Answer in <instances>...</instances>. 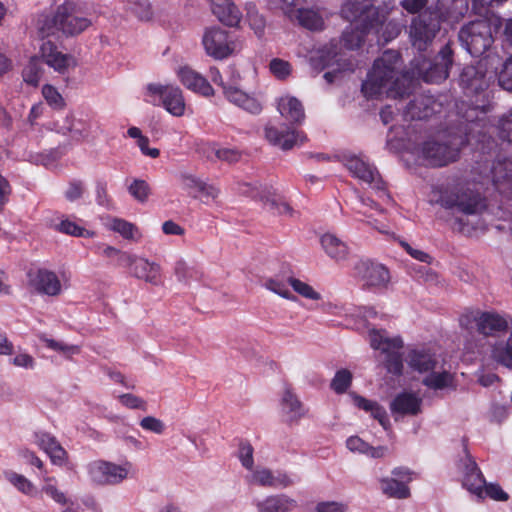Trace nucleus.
I'll list each match as a JSON object with an SVG mask.
<instances>
[{"instance_id":"1","label":"nucleus","mask_w":512,"mask_h":512,"mask_svg":"<svg viewBox=\"0 0 512 512\" xmlns=\"http://www.w3.org/2000/svg\"><path fill=\"white\" fill-rule=\"evenodd\" d=\"M451 65L452 50L448 45L440 50L434 60L415 59L411 73L403 72L400 55L388 50L374 61L362 83V92L367 98L403 97L410 93L416 77L427 83H440L448 77Z\"/></svg>"},{"instance_id":"2","label":"nucleus","mask_w":512,"mask_h":512,"mask_svg":"<svg viewBox=\"0 0 512 512\" xmlns=\"http://www.w3.org/2000/svg\"><path fill=\"white\" fill-rule=\"evenodd\" d=\"M374 0H346L341 13L350 25L344 30L341 44L348 50H354L362 44L364 36L375 34L377 40L388 42L400 33L394 22H386V14L373 6Z\"/></svg>"},{"instance_id":"3","label":"nucleus","mask_w":512,"mask_h":512,"mask_svg":"<svg viewBox=\"0 0 512 512\" xmlns=\"http://www.w3.org/2000/svg\"><path fill=\"white\" fill-rule=\"evenodd\" d=\"M496 61H498L497 56L487 55L478 62L477 67L467 66L460 75V83L466 90L467 95L477 97L465 115L467 122L474 123L470 128V134L475 131L476 126H479L478 121H481L478 113L485 114L490 106L488 94L485 90L489 86L492 74H496V68L494 67Z\"/></svg>"},{"instance_id":"4","label":"nucleus","mask_w":512,"mask_h":512,"mask_svg":"<svg viewBox=\"0 0 512 512\" xmlns=\"http://www.w3.org/2000/svg\"><path fill=\"white\" fill-rule=\"evenodd\" d=\"M92 24L84 12V4L79 0H65L57 6L51 15H42L37 22V28L42 37L57 36L74 37Z\"/></svg>"},{"instance_id":"5","label":"nucleus","mask_w":512,"mask_h":512,"mask_svg":"<svg viewBox=\"0 0 512 512\" xmlns=\"http://www.w3.org/2000/svg\"><path fill=\"white\" fill-rule=\"evenodd\" d=\"M399 355H401L399 353ZM402 357V356H400ZM402 363L407 364L409 369L420 375H425L423 384H452L457 382L450 366H446L441 355L433 346H416L409 348ZM402 372L399 374L401 375Z\"/></svg>"},{"instance_id":"6","label":"nucleus","mask_w":512,"mask_h":512,"mask_svg":"<svg viewBox=\"0 0 512 512\" xmlns=\"http://www.w3.org/2000/svg\"><path fill=\"white\" fill-rule=\"evenodd\" d=\"M463 143L461 138H452L449 141H440L429 139L421 144V146H413L409 143L401 141L395 143L391 135L388 136L387 146L395 150H407L417 160L425 165L432 167H442L454 162L459 157L460 145Z\"/></svg>"},{"instance_id":"7","label":"nucleus","mask_w":512,"mask_h":512,"mask_svg":"<svg viewBox=\"0 0 512 512\" xmlns=\"http://www.w3.org/2000/svg\"><path fill=\"white\" fill-rule=\"evenodd\" d=\"M357 316L367 322L368 337L370 346L385 355V367L390 374H400L403 369L402 359L399 350L403 348L404 342L400 336H389L387 331L370 328L369 320L378 316L377 311L372 307H360L357 309Z\"/></svg>"},{"instance_id":"8","label":"nucleus","mask_w":512,"mask_h":512,"mask_svg":"<svg viewBox=\"0 0 512 512\" xmlns=\"http://www.w3.org/2000/svg\"><path fill=\"white\" fill-rule=\"evenodd\" d=\"M143 99L154 106H163L165 110L175 117L185 114L186 103L183 92L175 84L153 82L143 89Z\"/></svg>"},{"instance_id":"9","label":"nucleus","mask_w":512,"mask_h":512,"mask_svg":"<svg viewBox=\"0 0 512 512\" xmlns=\"http://www.w3.org/2000/svg\"><path fill=\"white\" fill-rule=\"evenodd\" d=\"M201 44L205 54L215 60H225L240 52L242 48L237 37L218 25L204 28Z\"/></svg>"},{"instance_id":"10","label":"nucleus","mask_w":512,"mask_h":512,"mask_svg":"<svg viewBox=\"0 0 512 512\" xmlns=\"http://www.w3.org/2000/svg\"><path fill=\"white\" fill-rule=\"evenodd\" d=\"M340 161L352 177L376 190L379 198L390 200V195L385 190L384 182L378 170L364 154L346 152L341 155Z\"/></svg>"},{"instance_id":"11","label":"nucleus","mask_w":512,"mask_h":512,"mask_svg":"<svg viewBox=\"0 0 512 512\" xmlns=\"http://www.w3.org/2000/svg\"><path fill=\"white\" fill-rule=\"evenodd\" d=\"M491 25L496 29L501 25L499 18L477 20L465 25L459 32V40L468 53L474 57L481 56L493 42Z\"/></svg>"},{"instance_id":"12","label":"nucleus","mask_w":512,"mask_h":512,"mask_svg":"<svg viewBox=\"0 0 512 512\" xmlns=\"http://www.w3.org/2000/svg\"><path fill=\"white\" fill-rule=\"evenodd\" d=\"M279 8L291 21L312 30H322L324 17L322 10L314 0H279Z\"/></svg>"},{"instance_id":"13","label":"nucleus","mask_w":512,"mask_h":512,"mask_svg":"<svg viewBox=\"0 0 512 512\" xmlns=\"http://www.w3.org/2000/svg\"><path fill=\"white\" fill-rule=\"evenodd\" d=\"M440 203L446 208H457L465 215H477L486 207L478 192L460 183L448 186L441 193Z\"/></svg>"},{"instance_id":"14","label":"nucleus","mask_w":512,"mask_h":512,"mask_svg":"<svg viewBox=\"0 0 512 512\" xmlns=\"http://www.w3.org/2000/svg\"><path fill=\"white\" fill-rule=\"evenodd\" d=\"M39 52L42 63L60 76H69L78 66V60L73 54L63 52L51 40H44Z\"/></svg>"},{"instance_id":"15","label":"nucleus","mask_w":512,"mask_h":512,"mask_svg":"<svg viewBox=\"0 0 512 512\" xmlns=\"http://www.w3.org/2000/svg\"><path fill=\"white\" fill-rule=\"evenodd\" d=\"M440 29L437 13L424 12L414 18L410 26L412 44L419 51L425 50Z\"/></svg>"},{"instance_id":"16","label":"nucleus","mask_w":512,"mask_h":512,"mask_svg":"<svg viewBox=\"0 0 512 512\" xmlns=\"http://www.w3.org/2000/svg\"><path fill=\"white\" fill-rule=\"evenodd\" d=\"M131 464L117 465L106 461H96L89 465L91 480L99 485H116L128 478Z\"/></svg>"},{"instance_id":"17","label":"nucleus","mask_w":512,"mask_h":512,"mask_svg":"<svg viewBox=\"0 0 512 512\" xmlns=\"http://www.w3.org/2000/svg\"><path fill=\"white\" fill-rule=\"evenodd\" d=\"M355 276L370 288H386L390 282V273L381 263L369 259L360 260L354 267Z\"/></svg>"},{"instance_id":"18","label":"nucleus","mask_w":512,"mask_h":512,"mask_svg":"<svg viewBox=\"0 0 512 512\" xmlns=\"http://www.w3.org/2000/svg\"><path fill=\"white\" fill-rule=\"evenodd\" d=\"M423 398L409 391L398 393L389 404L390 412L396 422L405 417H416L422 413Z\"/></svg>"},{"instance_id":"19","label":"nucleus","mask_w":512,"mask_h":512,"mask_svg":"<svg viewBox=\"0 0 512 512\" xmlns=\"http://www.w3.org/2000/svg\"><path fill=\"white\" fill-rule=\"evenodd\" d=\"M240 78L232 81L231 86L224 87V98L231 104L251 114H259L262 111V101L256 93H248L238 85Z\"/></svg>"},{"instance_id":"20","label":"nucleus","mask_w":512,"mask_h":512,"mask_svg":"<svg viewBox=\"0 0 512 512\" xmlns=\"http://www.w3.org/2000/svg\"><path fill=\"white\" fill-rule=\"evenodd\" d=\"M52 129L57 133L69 135L73 140L82 141L90 136L92 122L87 117L70 114L62 121L55 122Z\"/></svg>"},{"instance_id":"21","label":"nucleus","mask_w":512,"mask_h":512,"mask_svg":"<svg viewBox=\"0 0 512 512\" xmlns=\"http://www.w3.org/2000/svg\"><path fill=\"white\" fill-rule=\"evenodd\" d=\"M265 138L269 143L282 150H290L306 140L305 135L300 131L271 124L265 127Z\"/></svg>"},{"instance_id":"22","label":"nucleus","mask_w":512,"mask_h":512,"mask_svg":"<svg viewBox=\"0 0 512 512\" xmlns=\"http://www.w3.org/2000/svg\"><path fill=\"white\" fill-rule=\"evenodd\" d=\"M175 74L180 83L194 93L200 94L204 97H211L214 95V89L208 80L199 72L192 69L190 66L181 65L175 70Z\"/></svg>"},{"instance_id":"23","label":"nucleus","mask_w":512,"mask_h":512,"mask_svg":"<svg viewBox=\"0 0 512 512\" xmlns=\"http://www.w3.org/2000/svg\"><path fill=\"white\" fill-rule=\"evenodd\" d=\"M461 471L463 486L478 497H483L485 478L475 459L469 454L466 448L465 457L461 460Z\"/></svg>"},{"instance_id":"24","label":"nucleus","mask_w":512,"mask_h":512,"mask_svg":"<svg viewBox=\"0 0 512 512\" xmlns=\"http://www.w3.org/2000/svg\"><path fill=\"white\" fill-rule=\"evenodd\" d=\"M211 13L224 26L238 28L243 15L234 0H207Z\"/></svg>"},{"instance_id":"25","label":"nucleus","mask_w":512,"mask_h":512,"mask_svg":"<svg viewBox=\"0 0 512 512\" xmlns=\"http://www.w3.org/2000/svg\"><path fill=\"white\" fill-rule=\"evenodd\" d=\"M280 410L283 421L289 425L298 423L305 415L303 403L291 388H286L283 391L280 398Z\"/></svg>"},{"instance_id":"26","label":"nucleus","mask_w":512,"mask_h":512,"mask_svg":"<svg viewBox=\"0 0 512 512\" xmlns=\"http://www.w3.org/2000/svg\"><path fill=\"white\" fill-rule=\"evenodd\" d=\"M491 181L499 193L512 196V159H498L490 171Z\"/></svg>"},{"instance_id":"27","label":"nucleus","mask_w":512,"mask_h":512,"mask_svg":"<svg viewBox=\"0 0 512 512\" xmlns=\"http://www.w3.org/2000/svg\"><path fill=\"white\" fill-rule=\"evenodd\" d=\"M239 191L251 197L259 198L267 209L273 210L278 214L292 215L293 213L292 208L286 202H282L272 195L271 191L267 188L260 190L258 187H252L250 184H244L239 188Z\"/></svg>"},{"instance_id":"28","label":"nucleus","mask_w":512,"mask_h":512,"mask_svg":"<svg viewBox=\"0 0 512 512\" xmlns=\"http://www.w3.org/2000/svg\"><path fill=\"white\" fill-rule=\"evenodd\" d=\"M128 267H130L131 273L135 277L155 286L161 284V267L159 264L132 254Z\"/></svg>"},{"instance_id":"29","label":"nucleus","mask_w":512,"mask_h":512,"mask_svg":"<svg viewBox=\"0 0 512 512\" xmlns=\"http://www.w3.org/2000/svg\"><path fill=\"white\" fill-rule=\"evenodd\" d=\"M31 284L35 290L48 296H56L62 291L59 277L50 270L39 269L31 276Z\"/></svg>"},{"instance_id":"30","label":"nucleus","mask_w":512,"mask_h":512,"mask_svg":"<svg viewBox=\"0 0 512 512\" xmlns=\"http://www.w3.org/2000/svg\"><path fill=\"white\" fill-rule=\"evenodd\" d=\"M34 442L50 457L53 464L62 465L65 462L67 453L53 435L42 431L36 432Z\"/></svg>"},{"instance_id":"31","label":"nucleus","mask_w":512,"mask_h":512,"mask_svg":"<svg viewBox=\"0 0 512 512\" xmlns=\"http://www.w3.org/2000/svg\"><path fill=\"white\" fill-rule=\"evenodd\" d=\"M477 330L485 336H495L508 330V320L497 313L484 312L475 318Z\"/></svg>"},{"instance_id":"32","label":"nucleus","mask_w":512,"mask_h":512,"mask_svg":"<svg viewBox=\"0 0 512 512\" xmlns=\"http://www.w3.org/2000/svg\"><path fill=\"white\" fill-rule=\"evenodd\" d=\"M277 110L291 124H300L305 118L304 108L296 97L284 94L277 99Z\"/></svg>"},{"instance_id":"33","label":"nucleus","mask_w":512,"mask_h":512,"mask_svg":"<svg viewBox=\"0 0 512 512\" xmlns=\"http://www.w3.org/2000/svg\"><path fill=\"white\" fill-rule=\"evenodd\" d=\"M439 104L431 96H420L414 99L404 112L405 119H425L438 112Z\"/></svg>"},{"instance_id":"34","label":"nucleus","mask_w":512,"mask_h":512,"mask_svg":"<svg viewBox=\"0 0 512 512\" xmlns=\"http://www.w3.org/2000/svg\"><path fill=\"white\" fill-rule=\"evenodd\" d=\"M352 397L354 404L359 409L369 412L370 415L379 422V424L383 427L384 430L387 431L391 428V423L388 418L387 412L382 405H380L376 401L366 399L357 394H352Z\"/></svg>"},{"instance_id":"35","label":"nucleus","mask_w":512,"mask_h":512,"mask_svg":"<svg viewBox=\"0 0 512 512\" xmlns=\"http://www.w3.org/2000/svg\"><path fill=\"white\" fill-rule=\"evenodd\" d=\"M321 246L328 257L340 262L347 259L349 248L347 244L332 233H325L320 239Z\"/></svg>"},{"instance_id":"36","label":"nucleus","mask_w":512,"mask_h":512,"mask_svg":"<svg viewBox=\"0 0 512 512\" xmlns=\"http://www.w3.org/2000/svg\"><path fill=\"white\" fill-rule=\"evenodd\" d=\"M296 501L285 494L271 495L256 504L258 512H290Z\"/></svg>"},{"instance_id":"37","label":"nucleus","mask_w":512,"mask_h":512,"mask_svg":"<svg viewBox=\"0 0 512 512\" xmlns=\"http://www.w3.org/2000/svg\"><path fill=\"white\" fill-rule=\"evenodd\" d=\"M358 201L359 204L355 207L356 212L362 214L366 218V222L380 233L388 234L389 231L386 225L374 218V213L372 211H375L378 214L382 213V210L378 208L375 202L362 196H359Z\"/></svg>"},{"instance_id":"38","label":"nucleus","mask_w":512,"mask_h":512,"mask_svg":"<svg viewBox=\"0 0 512 512\" xmlns=\"http://www.w3.org/2000/svg\"><path fill=\"white\" fill-rule=\"evenodd\" d=\"M103 223L107 229L120 234L125 239L138 240L141 237V233L138 228L131 222L124 219L106 217Z\"/></svg>"},{"instance_id":"39","label":"nucleus","mask_w":512,"mask_h":512,"mask_svg":"<svg viewBox=\"0 0 512 512\" xmlns=\"http://www.w3.org/2000/svg\"><path fill=\"white\" fill-rule=\"evenodd\" d=\"M126 188L129 195L138 203L144 204L148 202L152 195L150 184L142 178L131 177L126 179Z\"/></svg>"},{"instance_id":"40","label":"nucleus","mask_w":512,"mask_h":512,"mask_svg":"<svg viewBox=\"0 0 512 512\" xmlns=\"http://www.w3.org/2000/svg\"><path fill=\"white\" fill-rule=\"evenodd\" d=\"M43 65L38 51L36 55L30 57L22 71L24 82L34 87L38 86L45 71Z\"/></svg>"},{"instance_id":"41","label":"nucleus","mask_w":512,"mask_h":512,"mask_svg":"<svg viewBox=\"0 0 512 512\" xmlns=\"http://www.w3.org/2000/svg\"><path fill=\"white\" fill-rule=\"evenodd\" d=\"M380 489L383 494L390 498L406 499L410 497V489L404 481H399L393 477L380 479Z\"/></svg>"},{"instance_id":"42","label":"nucleus","mask_w":512,"mask_h":512,"mask_svg":"<svg viewBox=\"0 0 512 512\" xmlns=\"http://www.w3.org/2000/svg\"><path fill=\"white\" fill-rule=\"evenodd\" d=\"M491 354L495 361L512 369V331L505 341L495 342Z\"/></svg>"},{"instance_id":"43","label":"nucleus","mask_w":512,"mask_h":512,"mask_svg":"<svg viewBox=\"0 0 512 512\" xmlns=\"http://www.w3.org/2000/svg\"><path fill=\"white\" fill-rule=\"evenodd\" d=\"M51 226L61 233L75 237L92 238L95 236L93 231L85 229L68 218H61L58 221H54Z\"/></svg>"},{"instance_id":"44","label":"nucleus","mask_w":512,"mask_h":512,"mask_svg":"<svg viewBox=\"0 0 512 512\" xmlns=\"http://www.w3.org/2000/svg\"><path fill=\"white\" fill-rule=\"evenodd\" d=\"M246 20L249 27L253 30L258 39H262L265 35L266 20L261 15L253 3H247L245 6Z\"/></svg>"},{"instance_id":"45","label":"nucleus","mask_w":512,"mask_h":512,"mask_svg":"<svg viewBox=\"0 0 512 512\" xmlns=\"http://www.w3.org/2000/svg\"><path fill=\"white\" fill-rule=\"evenodd\" d=\"M126 10L130 11L141 21L152 19L153 11L148 0H123Z\"/></svg>"},{"instance_id":"46","label":"nucleus","mask_w":512,"mask_h":512,"mask_svg":"<svg viewBox=\"0 0 512 512\" xmlns=\"http://www.w3.org/2000/svg\"><path fill=\"white\" fill-rule=\"evenodd\" d=\"M96 252L103 257L115 259L117 261V265L121 267H128L132 259V254L104 244L97 245Z\"/></svg>"},{"instance_id":"47","label":"nucleus","mask_w":512,"mask_h":512,"mask_svg":"<svg viewBox=\"0 0 512 512\" xmlns=\"http://www.w3.org/2000/svg\"><path fill=\"white\" fill-rule=\"evenodd\" d=\"M288 284L293 290L305 299L312 301H319L322 299V295L314 289L310 284L300 279L289 277Z\"/></svg>"},{"instance_id":"48","label":"nucleus","mask_w":512,"mask_h":512,"mask_svg":"<svg viewBox=\"0 0 512 512\" xmlns=\"http://www.w3.org/2000/svg\"><path fill=\"white\" fill-rule=\"evenodd\" d=\"M38 337L39 340L43 342L49 349L54 350L65 357H71L72 355L79 353V347L76 345H69L62 341L50 339L44 334H40Z\"/></svg>"},{"instance_id":"49","label":"nucleus","mask_w":512,"mask_h":512,"mask_svg":"<svg viewBox=\"0 0 512 512\" xmlns=\"http://www.w3.org/2000/svg\"><path fill=\"white\" fill-rule=\"evenodd\" d=\"M41 93L42 97L51 108L60 110L65 107V100L55 86L45 84L41 89Z\"/></svg>"},{"instance_id":"50","label":"nucleus","mask_w":512,"mask_h":512,"mask_svg":"<svg viewBox=\"0 0 512 512\" xmlns=\"http://www.w3.org/2000/svg\"><path fill=\"white\" fill-rule=\"evenodd\" d=\"M263 286L281 296L282 298L288 299V300H296L295 296L290 292L288 288V282L286 283L284 280L277 278V277H271L264 281Z\"/></svg>"},{"instance_id":"51","label":"nucleus","mask_w":512,"mask_h":512,"mask_svg":"<svg viewBox=\"0 0 512 512\" xmlns=\"http://www.w3.org/2000/svg\"><path fill=\"white\" fill-rule=\"evenodd\" d=\"M269 72L278 80H286L292 74L293 68L290 62L281 59L273 58L268 64Z\"/></svg>"},{"instance_id":"52","label":"nucleus","mask_w":512,"mask_h":512,"mask_svg":"<svg viewBox=\"0 0 512 512\" xmlns=\"http://www.w3.org/2000/svg\"><path fill=\"white\" fill-rule=\"evenodd\" d=\"M337 56L335 51L323 48L315 52L310 58L311 65L318 70L331 65V61Z\"/></svg>"},{"instance_id":"53","label":"nucleus","mask_w":512,"mask_h":512,"mask_svg":"<svg viewBox=\"0 0 512 512\" xmlns=\"http://www.w3.org/2000/svg\"><path fill=\"white\" fill-rule=\"evenodd\" d=\"M6 479L24 494H31L34 486L26 477L13 471L5 472Z\"/></svg>"},{"instance_id":"54","label":"nucleus","mask_w":512,"mask_h":512,"mask_svg":"<svg viewBox=\"0 0 512 512\" xmlns=\"http://www.w3.org/2000/svg\"><path fill=\"white\" fill-rule=\"evenodd\" d=\"M219 194L220 189L217 186L203 180L202 184L199 187V190L197 191V193L194 194V197L208 204L216 200Z\"/></svg>"},{"instance_id":"55","label":"nucleus","mask_w":512,"mask_h":512,"mask_svg":"<svg viewBox=\"0 0 512 512\" xmlns=\"http://www.w3.org/2000/svg\"><path fill=\"white\" fill-rule=\"evenodd\" d=\"M174 273L178 281L184 284H189L190 280L195 278L198 274L196 269L188 266V264L182 259L176 261L174 266Z\"/></svg>"},{"instance_id":"56","label":"nucleus","mask_w":512,"mask_h":512,"mask_svg":"<svg viewBox=\"0 0 512 512\" xmlns=\"http://www.w3.org/2000/svg\"><path fill=\"white\" fill-rule=\"evenodd\" d=\"M498 83L501 88L512 93V56L503 63L498 74Z\"/></svg>"},{"instance_id":"57","label":"nucleus","mask_w":512,"mask_h":512,"mask_svg":"<svg viewBox=\"0 0 512 512\" xmlns=\"http://www.w3.org/2000/svg\"><path fill=\"white\" fill-rule=\"evenodd\" d=\"M179 181L183 189L187 190L190 195L194 197V194L199 190L203 180L190 173H181Z\"/></svg>"},{"instance_id":"58","label":"nucleus","mask_w":512,"mask_h":512,"mask_svg":"<svg viewBox=\"0 0 512 512\" xmlns=\"http://www.w3.org/2000/svg\"><path fill=\"white\" fill-rule=\"evenodd\" d=\"M118 400L123 406L129 409H139L143 411L147 409L146 401L132 393L121 394L118 396Z\"/></svg>"},{"instance_id":"59","label":"nucleus","mask_w":512,"mask_h":512,"mask_svg":"<svg viewBox=\"0 0 512 512\" xmlns=\"http://www.w3.org/2000/svg\"><path fill=\"white\" fill-rule=\"evenodd\" d=\"M10 362L24 369H33L35 367V359L32 355L24 350H18L14 353V356L10 359Z\"/></svg>"},{"instance_id":"60","label":"nucleus","mask_w":512,"mask_h":512,"mask_svg":"<svg viewBox=\"0 0 512 512\" xmlns=\"http://www.w3.org/2000/svg\"><path fill=\"white\" fill-rule=\"evenodd\" d=\"M497 131L502 140L512 143V112L499 120Z\"/></svg>"},{"instance_id":"61","label":"nucleus","mask_w":512,"mask_h":512,"mask_svg":"<svg viewBox=\"0 0 512 512\" xmlns=\"http://www.w3.org/2000/svg\"><path fill=\"white\" fill-rule=\"evenodd\" d=\"M273 476L274 473L269 469H258L253 472L252 481L258 484L259 486L272 488Z\"/></svg>"},{"instance_id":"62","label":"nucleus","mask_w":512,"mask_h":512,"mask_svg":"<svg viewBox=\"0 0 512 512\" xmlns=\"http://www.w3.org/2000/svg\"><path fill=\"white\" fill-rule=\"evenodd\" d=\"M319 309L325 314L334 316H342L346 314L345 306L337 301H323L319 305Z\"/></svg>"},{"instance_id":"63","label":"nucleus","mask_w":512,"mask_h":512,"mask_svg":"<svg viewBox=\"0 0 512 512\" xmlns=\"http://www.w3.org/2000/svg\"><path fill=\"white\" fill-rule=\"evenodd\" d=\"M483 495L490 497L496 501H506L508 499V494L503 491V489L497 484H487L483 487Z\"/></svg>"},{"instance_id":"64","label":"nucleus","mask_w":512,"mask_h":512,"mask_svg":"<svg viewBox=\"0 0 512 512\" xmlns=\"http://www.w3.org/2000/svg\"><path fill=\"white\" fill-rule=\"evenodd\" d=\"M140 426L147 431H151L155 434H162L164 430L163 422L153 416H146L140 421Z\"/></svg>"}]
</instances>
